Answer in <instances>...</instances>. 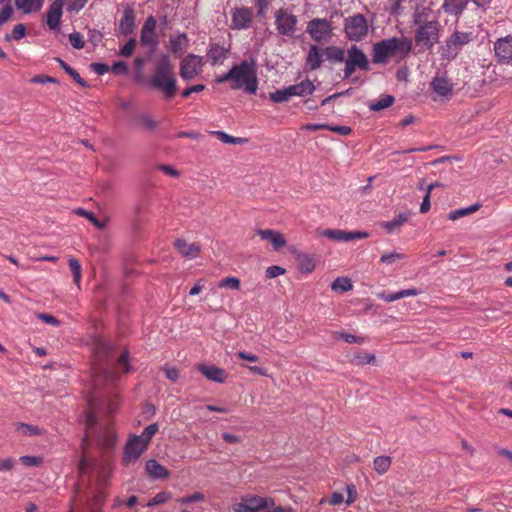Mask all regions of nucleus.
I'll use <instances>...</instances> for the list:
<instances>
[{
  "label": "nucleus",
  "mask_w": 512,
  "mask_h": 512,
  "mask_svg": "<svg viewBox=\"0 0 512 512\" xmlns=\"http://www.w3.org/2000/svg\"><path fill=\"white\" fill-rule=\"evenodd\" d=\"M413 48V40L409 37H391L376 42L372 46L371 56L374 64L386 65L394 59L403 61Z\"/></svg>",
  "instance_id": "nucleus-1"
},
{
  "label": "nucleus",
  "mask_w": 512,
  "mask_h": 512,
  "mask_svg": "<svg viewBox=\"0 0 512 512\" xmlns=\"http://www.w3.org/2000/svg\"><path fill=\"white\" fill-rule=\"evenodd\" d=\"M152 88L162 91L166 100H171L177 92V81L173 65L167 54L161 56L155 66L154 74L149 79Z\"/></svg>",
  "instance_id": "nucleus-2"
},
{
  "label": "nucleus",
  "mask_w": 512,
  "mask_h": 512,
  "mask_svg": "<svg viewBox=\"0 0 512 512\" xmlns=\"http://www.w3.org/2000/svg\"><path fill=\"white\" fill-rule=\"evenodd\" d=\"M233 76L234 83H231L232 89L244 88L246 93L250 95L256 94L259 82L255 58H251L250 61L244 60L239 64H234Z\"/></svg>",
  "instance_id": "nucleus-3"
},
{
  "label": "nucleus",
  "mask_w": 512,
  "mask_h": 512,
  "mask_svg": "<svg viewBox=\"0 0 512 512\" xmlns=\"http://www.w3.org/2000/svg\"><path fill=\"white\" fill-rule=\"evenodd\" d=\"M343 79H351L352 83H356L358 78L352 77L354 72L359 69L361 71H369L370 63L367 55L357 45H352L347 50V57L344 60Z\"/></svg>",
  "instance_id": "nucleus-4"
},
{
  "label": "nucleus",
  "mask_w": 512,
  "mask_h": 512,
  "mask_svg": "<svg viewBox=\"0 0 512 512\" xmlns=\"http://www.w3.org/2000/svg\"><path fill=\"white\" fill-rule=\"evenodd\" d=\"M439 41V23L436 20L424 21L418 26L415 35L414 42L416 46H420L423 49L431 50L433 46Z\"/></svg>",
  "instance_id": "nucleus-5"
},
{
  "label": "nucleus",
  "mask_w": 512,
  "mask_h": 512,
  "mask_svg": "<svg viewBox=\"0 0 512 512\" xmlns=\"http://www.w3.org/2000/svg\"><path fill=\"white\" fill-rule=\"evenodd\" d=\"M344 32L349 41L360 42L368 34V22L363 14H355L344 19Z\"/></svg>",
  "instance_id": "nucleus-6"
},
{
  "label": "nucleus",
  "mask_w": 512,
  "mask_h": 512,
  "mask_svg": "<svg viewBox=\"0 0 512 512\" xmlns=\"http://www.w3.org/2000/svg\"><path fill=\"white\" fill-rule=\"evenodd\" d=\"M306 32L314 42L322 43L331 38L333 27L326 18H313L307 23Z\"/></svg>",
  "instance_id": "nucleus-7"
},
{
  "label": "nucleus",
  "mask_w": 512,
  "mask_h": 512,
  "mask_svg": "<svg viewBox=\"0 0 512 512\" xmlns=\"http://www.w3.org/2000/svg\"><path fill=\"white\" fill-rule=\"evenodd\" d=\"M297 24V17L286 9L280 8L275 12V26L279 35L294 37Z\"/></svg>",
  "instance_id": "nucleus-8"
},
{
  "label": "nucleus",
  "mask_w": 512,
  "mask_h": 512,
  "mask_svg": "<svg viewBox=\"0 0 512 512\" xmlns=\"http://www.w3.org/2000/svg\"><path fill=\"white\" fill-rule=\"evenodd\" d=\"M95 354L100 362L96 369L103 373L105 378H112L113 371L110 361L113 357V350L110 344L102 339H98L95 345Z\"/></svg>",
  "instance_id": "nucleus-9"
},
{
  "label": "nucleus",
  "mask_w": 512,
  "mask_h": 512,
  "mask_svg": "<svg viewBox=\"0 0 512 512\" xmlns=\"http://www.w3.org/2000/svg\"><path fill=\"white\" fill-rule=\"evenodd\" d=\"M274 505L272 498H263L257 495L242 497L241 502L233 506L234 512H259Z\"/></svg>",
  "instance_id": "nucleus-10"
},
{
  "label": "nucleus",
  "mask_w": 512,
  "mask_h": 512,
  "mask_svg": "<svg viewBox=\"0 0 512 512\" xmlns=\"http://www.w3.org/2000/svg\"><path fill=\"white\" fill-rule=\"evenodd\" d=\"M202 71V58L195 54L187 55L180 63V76L190 81Z\"/></svg>",
  "instance_id": "nucleus-11"
},
{
  "label": "nucleus",
  "mask_w": 512,
  "mask_h": 512,
  "mask_svg": "<svg viewBox=\"0 0 512 512\" xmlns=\"http://www.w3.org/2000/svg\"><path fill=\"white\" fill-rule=\"evenodd\" d=\"M147 447L145 442L141 441V437L133 435L125 444L123 462L129 464L130 462L136 461Z\"/></svg>",
  "instance_id": "nucleus-12"
},
{
  "label": "nucleus",
  "mask_w": 512,
  "mask_h": 512,
  "mask_svg": "<svg viewBox=\"0 0 512 512\" xmlns=\"http://www.w3.org/2000/svg\"><path fill=\"white\" fill-rule=\"evenodd\" d=\"M156 25V19L150 15L141 29V44L149 46L151 51H154L159 44V39L155 33Z\"/></svg>",
  "instance_id": "nucleus-13"
},
{
  "label": "nucleus",
  "mask_w": 512,
  "mask_h": 512,
  "mask_svg": "<svg viewBox=\"0 0 512 512\" xmlns=\"http://www.w3.org/2000/svg\"><path fill=\"white\" fill-rule=\"evenodd\" d=\"M322 235L336 242H348L369 237V233L365 231H342L338 229H326Z\"/></svg>",
  "instance_id": "nucleus-14"
},
{
  "label": "nucleus",
  "mask_w": 512,
  "mask_h": 512,
  "mask_svg": "<svg viewBox=\"0 0 512 512\" xmlns=\"http://www.w3.org/2000/svg\"><path fill=\"white\" fill-rule=\"evenodd\" d=\"M431 89L441 97H451L453 94V83L447 77V73H437L430 82Z\"/></svg>",
  "instance_id": "nucleus-15"
},
{
  "label": "nucleus",
  "mask_w": 512,
  "mask_h": 512,
  "mask_svg": "<svg viewBox=\"0 0 512 512\" xmlns=\"http://www.w3.org/2000/svg\"><path fill=\"white\" fill-rule=\"evenodd\" d=\"M495 55L501 63L512 62V36L498 39L494 44Z\"/></svg>",
  "instance_id": "nucleus-16"
},
{
  "label": "nucleus",
  "mask_w": 512,
  "mask_h": 512,
  "mask_svg": "<svg viewBox=\"0 0 512 512\" xmlns=\"http://www.w3.org/2000/svg\"><path fill=\"white\" fill-rule=\"evenodd\" d=\"M252 22V11L250 8L242 7L237 8L232 13V28L233 29H247Z\"/></svg>",
  "instance_id": "nucleus-17"
},
{
  "label": "nucleus",
  "mask_w": 512,
  "mask_h": 512,
  "mask_svg": "<svg viewBox=\"0 0 512 512\" xmlns=\"http://www.w3.org/2000/svg\"><path fill=\"white\" fill-rule=\"evenodd\" d=\"M64 1L65 0H54L47 11L46 24L51 30L57 29L60 25Z\"/></svg>",
  "instance_id": "nucleus-18"
},
{
  "label": "nucleus",
  "mask_w": 512,
  "mask_h": 512,
  "mask_svg": "<svg viewBox=\"0 0 512 512\" xmlns=\"http://www.w3.org/2000/svg\"><path fill=\"white\" fill-rule=\"evenodd\" d=\"M197 369L202 375H204L210 381L216 383H224L227 379L226 371L215 365L199 364L197 366Z\"/></svg>",
  "instance_id": "nucleus-19"
},
{
  "label": "nucleus",
  "mask_w": 512,
  "mask_h": 512,
  "mask_svg": "<svg viewBox=\"0 0 512 512\" xmlns=\"http://www.w3.org/2000/svg\"><path fill=\"white\" fill-rule=\"evenodd\" d=\"M323 49L316 44L310 46L305 60L308 70L315 71L321 67L324 57Z\"/></svg>",
  "instance_id": "nucleus-20"
},
{
  "label": "nucleus",
  "mask_w": 512,
  "mask_h": 512,
  "mask_svg": "<svg viewBox=\"0 0 512 512\" xmlns=\"http://www.w3.org/2000/svg\"><path fill=\"white\" fill-rule=\"evenodd\" d=\"M135 28V13L132 7L127 6L124 9L123 17L118 27V35L128 36L133 33Z\"/></svg>",
  "instance_id": "nucleus-21"
},
{
  "label": "nucleus",
  "mask_w": 512,
  "mask_h": 512,
  "mask_svg": "<svg viewBox=\"0 0 512 512\" xmlns=\"http://www.w3.org/2000/svg\"><path fill=\"white\" fill-rule=\"evenodd\" d=\"M257 234L262 240L270 241L274 250L278 251L286 245V239L278 232L271 229L258 230Z\"/></svg>",
  "instance_id": "nucleus-22"
},
{
  "label": "nucleus",
  "mask_w": 512,
  "mask_h": 512,
  "mask_svg": "<svg viewBox=\"0 0 512 512\" xmlns=\"http://www.w3.org/2000/svg\"><path fill=\"white\" fill-rule=\"evenodd\" d=\"M88 405L89 410L86 412L85 416L86 431L96 433L98 430V407L93 398L88 400Z\"/></svg>",
  "instance_id": "nucleus-23"
},
{
  "label": "nucleus",
  "mask_w": 512,
  "mask_h": 512,
  "mask_svg": "<svg viewBox=\"0 0 512 512\" xmlns=\"http://www.w3.org/2000/svg\"><path fill=\"white\" fill-rule=\"evenodd\" d=\"M288 88H289L291 97H293V96L304 97L307 95H311V94H313V92L316 89L314 83L309 79H305V80L301 81L300 83L290 85V86H288Z\"/></svg>",
  "instance_id": "nucleus-24"
},
{
  "label": "nucleus",
  "mask_w": 512,
  "mask_h": 512,
  "mask_svg": "<svg viewBox=\"0 0 512 512\" xmlns=\"http://www.w3.org/2000/svg\"><path fill=\"white\" fill-rule=\"evenodd\" d=\"M145 469L148 475L154 479H165L169 476L168 469L154 459L146 462Z\"/></svg>",
  "instance_id": "nucleus-25"
},
{
  "label": "nucleus",
  "mask_w": 512,
  "mask_h": 512,
  "mask_svg": "<svg viewBox=\"0 0 512 512\" xmlns=\"http://www.w3.org/2000/svg\"><path fill=\"white\" fill-rule=\"evenodd\" d=\"M295 260L297 262L298 269L301 272L311 273L315 269L316 262L312 255L303 252H296Z\"/></svg>",
  "instance_id": "nucleus-26"
},
{
  "label": "nucleus",
  "mask_w": 512,
  "mask_h": 512,
  "mask_svg": "<svg viewBox=\"0 0 512 512\" xmlns=\"http://www.w3.org/2000/svg\"><path fill=\"white\" fill-rule=\"evenodd\" d=\"M228 52V49L218 44H212L207 52V57L210 61V64L214 66L223 63V61L227 58Z\"/></svg>",
  "instance_id": "nucleus-27"
},
{
  "label": "nucleus",
  "mask_w": 512,
  "mask_h": 512,
  "mask_svg": "<svg viewBox=\"0 0 512 512\" xmlns=\"http://www.w3.org/2000/svg\"><path fill=\"white\" fill-rule=\"evenodd\" d=\"M175 247L183 257L194 258L197 257L200 253L199 245L195 243L188 244L183 239H177L175 241Z\"/></svg>",
  "instance_id": "nucleus-28"
},
{
  "label": "nucleus",
  "mask_w": 512,
  "mask_h": 512,
  "mask_svg": "<svg viewBox=\"0 0 512 512\" xmlns=\"http://www.w3.org/2000/svg\"><path fill=\"white\" fill-rule=\"evenodd\" d=\"M97 441L105 449L114 447L116 443V435L108 428H99L96 433Z\"/></svg>",
  "instance_id": "nucleus-29"
},
{
  "label": "nucleus",
  "mask_w": 512,
  "mask_h": 512,
  "mask_svg": "<svg viewBox=\"0 0 512 512\" xmlns=\"http://www.w3.org/2000/svg\"><path fill=\"white\" fill-rule=\"evenodd\" d=\"M323 52L326 60L331 64L342 63L345 60V51L339 46H327Z\"/></svg>",
  "instance_id": "nucleus-30"
},
{
  "label": "nucleus",
  "mask_w": 512,
  "mask_h": 512,
  "mask_svg": "<svg viewBox=\"0 0 512 512\" xmlns=\"http://www.w3.org/2000/svg\"><path fill=\"white\" fill-rule=\"evenodd\" d=\"M469 0H444L443 9L446 13L459 16L466 9Z\"/></svg>",
  "instance_id": "nucleus-31"
},
{
  "label": "nucleus",
  "mask_w": 512,
  "mask_h": 512,
  "mask_svg": "<svg viewBox=\"0 0 512 512\" xmlns=\"http://www.w3.org/2000/svg\"><path fill=\"white\" fill-rule=\"evenodd\" d=\"M409 215L410 213L408 212H401L392 220L383 222L381 227L384 228L388 233H392L396 228L400 227L408 221Z\"/></svg>",
  "instance_id": "nucleus-32"
},
{
  "label": "nucleus",
  "mask_w": 512,
  "mask_h": 512,
  "mask_svg": "<svg viewBox=\"0 0 512 512\" xmlns=\"http://www.w3.org/2000/svg\"><path fill=\"white\" fill-rule=\"evenodd\" d=\"M44 0H15V5L23 13L29 14L33 11L37 12L42 8Z\"/></svg>",
  "instance_id": "nucleus-33"
},
{
  "label": "nucleus",
  "mask_w": 512,
  "mask_h": 512,
  "mask_svg": "<svg viewBox=\"0 0 512 512\" xmlns=\"http://www.w3.org/2000/svg\"><path fill=\"white\" fill-rule=\"evenodd\" d=\"M418 294V291L417 289L415 288H410V289H404V290H401V291H398V292H395V293H382L380 295V297L386 301V302H393V301H396V300H399V299H402L404 297H408V296H415Z\"/></svg>",
  "instance_id": "nucleus-34"
},
{
  "label": "nucleus",
  "mask_w": 512,
  "mask_h": 512,
  "mask_svg": "<svg viewBox=\"0 0 512 512\" xmlns=\"http://www.w3.org/2000/svg\"><path fill=\"white\" fill-rule=\"evenodd\" d=\"M460 49L457 48V46L453 45L450 42V38H448L445 41V44L440 46L439 53L441 56V59L444 60H453L457 57Z\"/></svg>",
  "instance_id": "nucleus-35"
},
{
  "label": "nucleus",
  "mask_w": 512,
  "mask_h": 512,
  "mask_svg": "<svg viewBox=\"0 0 512 512\" xmlns=\"http://www.w3.org/2000/svg\"><path fill=\"white\" fill-rule=\"evenodd\" d=\"M449 38L450 42L461 50L464 45L472 40V34L470 32L455 31Z\"/></svg>",
  "instance_id": "nucleus-36"
},
{
  "label": "nucleus",
  "mask_w": 512,
  "mask_h": 512,
  "mask_svg": "<svg viewBox=\"0 0 512 512\" xmlns=\"http://www.w3.org/2000/svg\"><path fill=\"white\" fill-rule=\"evenodd\" d=\"M481 207V204L479 203H475L469 207H466V208H461V209H457V210H453L451 212H449L448 214V219L449 220H452V221H455L461 217H464V216H467L469 214H472L476 211H478Z\"/></svg>",
  "instance_id": "nucleus-37"
},
{
  "label": "nucleus",
  "mask_w": 512,
  "mask_h": 512,
  "mask_svg": "<svg viewBox=\"0 0 512 512\" xmlns=\"http://www.w3.org/2000/svg\"><path fill=\"white\" fill-rule=\"evenodd\" d=\"M395 101L394 96L392 95H384L381 99L378 101H372L369 103V108L371 111H380L385 108L390 107Z\"/></svg>",
  "instance_id": "nucleus-38"
},
{
  "label": "nucleus",
  "mask_w": 512,
  "mask_h": 512,
  "mask_svg": "<svg viewBox=\"0 0 512 512\" xmlns=\"http://www.w3.org/2000/svg\"><path fill=\"white\" fill-rule=\"evenodd\" d=\"M187 41H188V39H187V35L185 33L179 34L176 37H171L170 38L171 52L174 54L182 52Z\"/></svg>",
  "instance_id": "nucleus-39"
},
{
  "label": "nucleus",
  "mask_w": 512,
  "mask_h": 512,
  "mask_svg": "<svg viewBox=\"0 0 512 512\" xmlns=\"http://www.w3.org/2000/svg\"><path fill=\"white\" fill-rule=\"evenodd\" d=\"M331 288L335 292L344 293L351 290L353 285L350 279L346 277H338L332 282Z\"/></svg>",
  "instance_id": "nucleus-40"
},
{
  "label": "nucleus",
  "mask_w": 512,
  "mask_h": 512,
  "mask_svg": "<svg viewBox=\"0 0 512 512\" xmlns=\"http://www.w3.org/2000/svg\"><path fill=\"white\" fill-rule=\"evenodd\" d=\"M332 336L334 339H342L347 343L363 344L366 340V338L363 336H357V335H353V334H350L347 332H339V331L332 332Z\"/></svg>",
  "instance_id": "nucleus-41"
},
{
  "label": "nucleus",
  "mask_w": 512,
  "mask_h": 512,
  "mask_svg": "<svg viewBox=\"0 0 512 512\" xmlns=\"http://www.w3.org/2000/svg\"><path fill=\"white\" fill-rule=\"evenodd\" d=\"M373 464L375 471L382 475L389 470L391 466V458L389 456H377L374 459Z\"/></svg>",
  "instance_id": "nucleus-42"
},
{
  "label": "nucleus",
  "mask_w": 512,
  "mask_h": 512,
  "mask_svg": "<svg viewBox=\"0 0 512 512\" xmlns=\"http://www.w3.org/2000/svg\"><path fill=\"white\" fill-rule=\"evenodd\" d=\"M139 125L146 131L152 132L157 128V122L148 114H139L136 116Z\"/></svg>",
  "instance_id": "nucleus-43"
},
{
  "label": "nucleus",
  "mask_w": 512,
  "mask_h": 512,
  "mask_svg": "<svg viewBox=\"0 0 512 512\" xmlns=\"http://www.w3.org/2000/svg\"><path fill=\"white\" fill-rule=\"evenodd\" d=\"M376 356L372 353H358L355 354L353 359L351 360L352 364L355 365H365V364H375Z\"/></svg>",
  "instance_id": "nucleus-44"
},
{
  "label": "nucleus",
  "mask_w": 512,
  "mask_h": 512,
  "mask_svg": "<svg viewBox=\"0 0 512 512\" xmlns=\"http://www.w3.org/2000/svg\"><path fill=\"white\" fill-rule=\"evenodd\" d=\"M213 134L225 144H242L247 142V139L241 137H233L223 131H214Z\"/></svg>",
  "instance_id": "nucleus-45"
},
{
  "label": "nucleus",
  "mask_w": 512,
  "mask_h": 512,
  "mask_svg": "<svg viewBox=\"0 0 512 512\" xmlns=\"http://www.w3.org/2000/svg\"><path fill=\"white\" fill-rule=\"evenodd\" d=\"M269 98L274 103H282L289 101L291 94L289 92V88L286 87L284 89L276 90L275 92L270 93Z\"/></svg>",
  "instance_id": "nucleus-46"
},
{
  "label": "nucleus",
  "mask_w": 512,
  "mask_h": 512,
  "mask_svg": "<svg viewBox=\"0 0 512 512\" xmlns=\"http://www.w3.org/2000/svg\"><path fill=\"white\" fill-rule=\"evenodd\" d=\"M159 426L157 423H152L148 425L142 432L141 435H137V437H141V441L145 442V444L148 446L149 442L151 441L152 437L158 432Z\"/></svg>",
  "instance_id": "nucleus-47"
},
{
  "label": "nucleus",
  "mask_w": 512,
  "mask_h": 512,
  "mask_svg": "<svg viewBox=\"0 0 512 512\" xmlns=\"http://www.w3.org/2000/svg\"><path fill=\"white\" fill-rule=\"evenodd\" d=\"M172 497L170 492L162 491L157 493L153 498H151L146 504L147 507H152L160 504L166 503Z\"/></svg>",
  "instance_id": "nucleus-48"
},
{
  "label": "nucleus",
  "mask_w": 512,
  "mask_h": 512,
  "mask_svg": "<svg viewBox=\"0 0 512 512\" xmlns=\"http://www.w3.org/2000/svg\"><path fill=\"white\" fill-rule=\"evenodd\" d=\"M16 425H17L18 429L21 430L24 435L39 436L42 434V430L38 426L27 424V423H22V422L16 423Z\"/></svg>",
  "instance_id": "nucleus-49"
},
{
  "label": "nucleus",
  "mask_w": 512,
  "mask_h": 512,
  "mask_svg": "<svg viewBox=\"0 0 512 512\" xmlns=\"http://www.w3.org/2000/svg\"><path fill=\"white\" fill-rule=\"evenodd\" d=\"M75 213L79 216L87 218L94 226H96L99 229H102L104 227V223L100 222L94 215V213L87 211L84 208H77L75 210Z\"/></svg>",
  "instance_id": "nucleus-50"
},
{
  "label": "nucleus",
  "mask_w": 512,
  "mask_h": 512,
  "mask_svg": "<svg viewBox=\"0 0 512 512\" xmlns=\"http://www.w3.org/2000/svg\"><path fill=\"white\" fill-rule=\"evenodd\" d=\"M69 268L73 274L74 282L79 285L81 281V264L76 258L69 259Z\"/></svg>",
  "instance_id": "nucleus-51"
},
{
  "label": "nucleus",
  "mask_w": 512,
  "mask_h": 512,
  "mask_svg": "<svg viewBox=\"0 0 512 512\" xmlns=\"http://www.w3.org/2000/svg\"><path fill=\"white\" fill-rule=\"evenodd\" d=\"M219 288H230L238 290L240 288V280L236 277H225L218 283Z\"/></svg>",
  "instance_id": "nucleus-52"
},
{
  "label": "nucleus",
  "mask_w": 512,
  "mask_h": 512,
  "mask_svg": "<svg viewBox=\"0 0 512 512\" xmlns=\"http://www.w3.org/2000/svg\"><path fill=\"white\" fill-rule=\"evenodd\" d=\"M26 34V26L22 23L20 24H17L14 26L12 32H11V35H6L5 36V39L6 40H10V39H13V40H20L22 39Z\"/></svg>",
  "instance_id": "nucleus-53"
},
{
  "label": "nucleus",
  "mask_w": 512,
  "mask_h": 512,
  "mask_svg": "<svg viewBox=\"0 0 512 512\" xmlns=\"http://www.w3.org/2000/svg\"><path fill=\"white\" fill-rule=\"evenodd\" d=\"M406 256L403 253L391 252L383 254L380 258V262L384 264H393L398 260L404 259Z\"/></svg>",
  "instance_id": "nucleus-54"
},
{
  "label": "nucleus",
  "mask_w": 512,
  "mask_h": 512,
  "mask_svg": "<svg viewBox=\"0 0 512 512\" xmlns=\"http://www.w3.org/2000/svg\"><path fill=\"white\" fill-rule=\"evenodd\" d=\"M88 0H67L66 10L69 13H78L84 8Z\"/></svg>",
  "instance_id": "nucleus-55"
},
{
  "label": "nucleus",
  "mask_w": 512,
  "mask_h": 512,
  "mask_svg": "<svg viewBox=\"0 0 512 512\" xmlns=\"http://www.w3.org/2000/svg\"><path fill=\"white\" fill-rule=\"evenodd\" d=\"M69 41L75 49H82L85 46L83 36L79 32H73L69 35Z\"/></svg>",
  "instance_id": "nucleus-56"
},
{
  "label": "nucleus",
  "mask_w": 512,
  "mask_h": 512,
  "mask_svg": "<svg viewBox=\"0 0 512 512\" xmlns=\"http://www.w3.org/2000/svg\"><path fill=\"white\" fill-rule=\"evenodd\" d=\"M136 47V39H129L126 44L120 49L119 55L123 57H130L135 50Z\"/></svg>",
  "instance_id": "nucleus-57"
},
{
  "label": "nucleus",
  "mask_w": 512,
  "mask_h": 512,
  "mask_svg": "<svg viewBox=\"0 0 512 512\" xmlns=\"http://www.w3.org/2000/svg\"><path fill=\"white\" fill-rule=\"evenodd\" d=\"M30 82L33 84H46V83L58 84L59 83V81L56 78L47 76V75H43V74H38V75L33 76L31 78Z\"/></svg>",
  "instance_id": "nucleus-58"
},
{
  "label": "nucleus",
  "mask_w": 512,
  "mask_h": 512,
  "mask_svg": "<svg viewBox=\"0 0 512 512\" xmlns=\"http://www.w3.org/2000/svg\"><path fill=\"white\" fill-rule=\"evenodd\" d=\"M117 364L119 367L123 369V372L128 373L130 371L129 365V351L124 350L117 360Z\"/></svg>",
  "instance_id": "nucleus-59"
},
{
  "label": "nucleus",
  "mask_w": 512,
  "mask_h": 512,
  "mask_svg": "<svg viewBox=\"0 0 512 512\" xmlns=\"http://www.w3.org/2000/svg\"><path fill=\"white\" fill-rule=\"evenodd\" d=\"M110 70L114 75H125L128 72V65L124 61H117Z\"/></svg>",
  "instance_id": "nucleus-60"
},
{
  "label": "nucleus",
  "mask_w": 512,
  "mask_h": 512,
  "mask_svg": "<svg viewBox=\"0 0 512 512\" xmlns=\"http://www.w3.org/2000/svg\"><path fill=\"white\" fill-rule=\"evenodd\" d=\"M203 499H204V494H202L200 492H195L189 496L182 497V498L178 499V501L182 504H188V503H192V502L202 501Z\"/></svg>",
  "instance_id": "nucleus-61"
},
{
  "label": "nucleus",
  "mask_w": 512,
  "mask_h": 512,
  "mask_svg": "<svg viewBox=\"0 0 512 512\" xmlns=\"http://www.w3.org/2000/svg\"><path fill=\"white\" fill-rule=\"evenodd\" d=\"M67 74L80 86L84 88L90 87V85L80 76V74L74 68H71V70H69Z\"/></svg>",
  "instance_id": "nucleus-62"
},
{
  "label": "nucleus",
  "mask_w": 512,
  "mask_h": 512,
  "mask_svg": "<svg viewBox=\"0 0 512 512\" xmlns=\"http://www.w3.org/2000/svg\"><path fill=\"white\" fill-rule=\"evenodd\" d=\"M20 461L26 465V466H30V467H33V466H38L39 464H41L42 460L40 457H37V456H21L20 457Z\"/></svg>",
  "instance_id": "nucleus-63"
},
{
  "label": "nucleus",
  "mask_w": 512,
  "mask_h": 512,
  "mask_svg": "<svg viewBox=\"0 0 512 512\" xmlns=\"http://www.w3.org/2000/svg\"><path fill=\"white\" fill-rule=\"evenodd\" d=\"M284 273H285V269L280 267V266H276V265L270 266L266 270V276L268 278H275V277L280 276V275H282Z\"/></svg>",
  "instance_id": "nucleus-64"
}]
</instances>
